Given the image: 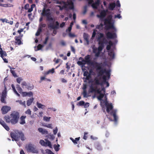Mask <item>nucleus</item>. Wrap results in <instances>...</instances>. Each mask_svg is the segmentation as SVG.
<instances>
[{
    "label": "nucleus",
    "instance_id": "603ef678",
    "mask_svg": "<svg viewBox=\"0 0 154 154\" xmlns=\"http://www.w3.org/2000/svg\"><path fill=\"white\" fill-rule=\"evenodd\" d=\"M50 118H51L50 117H47L46 116H44V117L43 119L45 121H46L47 122H49L50 121Z\"/></svg>",
    "mask_w": 154,
    "mask_h": 154
},
{
    "label": "nucleus",
    "instance_id": "9b49d317",
    "mask_svg": "<svg viewBox=\"0 0 154 154\" xmlns=\"http://www.w3.org/2000/svg\"><path fill=\"white\" fill-rule=\"evenodd\" d=\"M10 109L11 107L10 106H2L1 108L2 114H6Z\"/></svg>",
    "mask_w": 154,
    "mask_h": 154
},
{
    "label": "nucleus",
    "instance_id": "69168bd1",
    "mask_svg": "<svg viewBox=\"0 0 154 154\" xmlns=\"http://www.w3.org/2000/svg\"><path fill=\"white\" fill-rule=\"evenodd\" d=\"M97 5H95L94 3H93L92 5V6L94 9H97Z\"/></svg>",
    "mask_w": 154,
    "mask_h": 154
},
{
    "label": "nucleus",
    "instance_id": "e433bc0d",
    "mask_svg": "<svg viewBox=\"0 0 154 154\" xmlns=\"http://www.w3.org/2000/svg\"><path fill=\"white\" fill-rule=\"evenodd\" d=\"M104 46L102 45H99V46L98 48V51L101 52L103 50Z\"/></svg>",
    "mask_w": 154,
    "mask_h": 154
},
{
    "label": "nucleus",
    "instance_id": "2eb2a0df",
    "mask_svg": "<svg viewBox=\"0 0 154 154\" xmlns=\"http://www.w3.org/2000/svg\"><path fill=\"white\" fill-rule=\"evenodd\" d=\"M104 84L103 83V82H100V80L98 79L95 78L94 80V85H100L102 86L103 84Z\"/></svg>",
    "mask_w": 154,
    "mask_h": 154
},
{
    "label": "nucleus",
    "instance_id": "bb28decb",
    "mask_svg": "<svg viewBox=\"0 0 154 154\" xmlns=\"http://www.w3.org/2000/svg\"><path fill=\"white\" fill-rule=\"evenodd\" d=\"M108 55L112 58L113 59L115 57V54L113 51H109Z\"/></svg>",
    "mask_w": 154,
    "mask_h": 154
},
{
    "label": "nucleus",
    "instance_id": "c85d7f7f",
    "mask_svg": "<svg viewBox=\"0 0 154 154\" xmlns=\"http://www.w3.org/2000/svg\"><path fill=\"white\" fill-rule=\"evenodd\" d=\"M35 6V4H32L31 6V7L30 8H29L28 9V12L29 13H30L31 12L33 9V8H34Z\"/></svg>",
    "mask_w": 154,
    "mask_h": 154
},
{
    "label": "nucleus",
    "instance_id": "72a5a7b5",
    "mask_svg": "<svg viewBox=\"0 0 154 154\" xmlns=\"http://www.w3.org/2000/svg\"><path fill=\"white\" fill-rule=\"evenodd\" d=\"M42 29L38 28L37 32L35 33V35L36 36H39L40 35V33L42 32Z\"/></svg>",
    "mask_w": 154,
    "mask_h": 154
},
{
    "label": "nucleus",
    "instance_id": "a18cd8bd",
    "mask_svg": "<svg viewBox=\"0 0 154 154\" xmlns=\"http://www.w3.org/2000/svg\"><path fill=\"white\" fill-rule=\"evenodd\" d=\"M10 71L11 73L12 74L14 77H17V75L14 70H11Z\"/></svg>",
    "mask_w": 154,
    "mask_h": 154
},
{
    "label": "nucleus",
    "instance_id": "5fc2aeb1",
    "mask_svg": "<svg viewBox=\"0 0 154 154\" xmlns=\"http://www.w3.org/2000/svg\"><path fill=\"white\" fill-rule=\"evenodd\" d=\"M87 92L86 90H83V94L84 97H87L88 96L87 95Z\"/></svg>",
    "mask_w": 154,
    "mask_h": 154
},
{
    "label": "nucleus",
    "instance_id": "0eeeda50",
    "mask_svg": "<svg viewBox=\"0 0 154 154\" xmlns=\"http://www.w3.org/2000/svg\"><path fill=\"white\" fill-rule=\"evenodd\" d=\"M27 150L28 152L33 153H38V150L36 149L34 146L32 144H29L26 146Z\"/></svg>",
    "mask_w": 154,
    "mask_h": 154
},
{
    "label": "nucleus",
    "instance_id": "aec40b11",
    "mask_svg": "<svg viewBox=\"0 0 154 154\" xmlns=\"http://www.w3.org/2000/svg\"><path fill=\"white\" fill-rule=\"evenodd\" d=\"M116 6V4L115 3H112L110 4L108 8L109 10L112 11L113 10L115 7Z\"/></svg>",
    "mask_w": 154,
    "mask_h": 154
},
{
    "label": "nucleus",
    "instance_id": "5701e85b",
    "mask_svg": "<svg viewBox=\"0 0 154 154\" xmlns=\"http://www.w3.org/2000/svg\"><path fill=\"white\" fill-rule=\"evenodd\" d=\"M7 94V88L6 87V86H5V85L4 89L2 93V96H5V97H6Z\"/></svg>",
    "mask_w": 154,
    "mask_h": 154
},
{
    "label": "nucleus",
    "instance_id": "58836bf2",
    "mask_svg": "<svg viewBox=\"0 0 154 154\" xmlns=\"http://www.w3.org/2000/svg\"><path fill=\"white\" fill-rule=\"evenodd\" d=\"M85 104V102L83 101H80L77 104L78 106H82L84 105Z\"/></svg>",
    "mask_w": 154,
    "mask_h": 154
},
{
    "label": "nucleus",
    "instance_id": "c9c22d12",
    "mask_svg": "<svg viewBox=\"0 0 154 154\" xmlns=\"http://www.w3.org/2000/svg\"><path fill=\"white\" fill-rule=\"evenodd\" d=\"M46 26V25L45 24H43L42 23H41L39 24L38 28L42 29L43 28L45 27Z\"/></svg>",
    "mask_w": 154,
    "mask_h": 154
},
{
    "label": "nucleus",
    "instance_id": "f8f14e48",
    "mask_svg": "<svg viewBox=\"0 0 154 154\" xmlns=\"http://www.w3.org/2000/svg\"><path fill=\"white\" fill-rule=\"evenodd\" d=\"M106 15V12L104 10L102 11L100 13V15H97V17L101 19L104 18Z\"/></svg>",
    "mask_w": 154,
    "mask_h": 154
},
{
    "label": "nucleus",
    "instance_id": "338daca9",
    "mask_svg": "<svg viewBox=\"0 0 154 154\" xmlns=\"http://www.w3.org/2000/svg\"><path fill=\"white\" fill-rule=\"evenodd\" d=\"M69 36L70 37H73L75 36V35L74 34H72L71 32H69Z\"/></svg>",
    "mask_w": 154,
    "mask_h": 154
},
{
    "label": "nucleus",
    "instance_id": "13d9d810",
    "mask_svg": "<svg viewBox=\"0 0 154 154\" xmlns=\"http://www.w3.org/2000/svg\"><path fill=\"white\" fill-rule=\"evenodd\" d=\"M25 113L29 115L31 114V111L29 109H28L25 112Z\"/></svg>",
    "mask_w": 154,
    "mask_h": 154
},
{
    "label": "nucleus",
    "instance_id": "39448f33",
    "mask_svg": "<svg viewBox=\"0 0 154 154\" xmlns=\"http://www.w3.org/2000/svg\"><path fill=\"white\" fill-rule=\"evenodd\" d=\"M112 18V15H108L107 18L104 19V25H106L107 24H108L106 26V29L108 30L109 29H113L116 30V29L114 26L113 23H112L111 21Z\"/></svg>",
    "mask_w": 154,
    "mask_h": 154
},
{
    "label": "nucleus",
    "instance_id": "bf43d9fd",
    "mask_svg": "<svg viewBox=\"0 0 154 154\" xmlns=\"http://www.w3.org/2000/svg\"><path fill=\"white\" fill-rule=\"evenodd\" d=\"M46 152L48 154H54L51 151L50 149H47L46 150Z\"/></svg>",
    "mask_w": 154,
    "mask_h": 154
},
{
    "label": "nucleus",
    "instance_id": "20e7f679",
    "mask_svg": "<svg viewBox=\"0 0 154 154\" xmlns=\"http://www.w3.org/2000/svg\"><path fill=\"white\" fill-rule=\"evenodd\" d=\"M50 9L49 8L46 9L44 7L42 10V12L41 14L42 16H46V20L49 22L53 21H54V18H53L51 15V13L49 12Z\"/></svg>",
    "mask_w": 154,
    "mask_h": 154
},
{
    "label": "nucleus",
    "instance_id": "1a4fd4ad",
    "mask_svg": "<svg viewBox=\"0 0 154 154\" xmlns=\"http://www.w3.org/2000/svg\"><path fill=\"white\" fill-rule=\"evenodd\" d=\"M106 35L108 38L114 39L117 37L116 34L115 32L112 33L108 32L106 33Z\"/></svg>",
    "mask_w": 154,
    "mask_h": 154
},
{
    "label": "nucleus",
    "instance_id": "dca6fc26",
    "mask_svg": "<svg viewBox=\"0 0 154 154\" xmlns=\"http://www.w3.org/2000/svg\"><path fill=\"white\" fill-rule=\"evenodd\" d=\"M83 37L85 40L86 41L87 44L88 45L89 44V41L88 39L89 36L88 34L84 32L83 33Z\"/></svg>",
    "mask_w": 154,
    "mask_h": 154
},
{
    "label": "nucleus",
    "instance_id": "774afa93",
    "mask_svg": "<svg viewBox=\"0 0 154 154\" xmlns=\"http://www.w3.org/2000/svg\"><path fill=\"white\" fill-rule=\"evenodd\" d=\"M58 129L56 127L55 129L53 130V133L54 134H56L57 132Z\"/></svg>",
    "mask_w": 154,
    "mask_h": 154
},
{
    "label": "nucleus",
    "instance_id": "412c9836",
    "mask_svg": "<svg viewBox=\"0 0 154 154\" xmlns=\"http://www.w3.org/2000/svg\"><path fill=\"white\" fill-rule=\"evenodd\" d=\"M26 118V116H22L20 118V123L22 125H23L25 123V119Z\"/></svg>",
    "mask_w": 154,
    "mask_h": 154
},
{
    "label": "nucleus",
    "instance_id": "473e14b6",
    "mask_svg": "<svg viewBox=\"0 0 154 154\" xmlns=\"http://www.w3.org/2000/svg\"><path fill=\"white\" fill-rule=\"evenodd\" d=\"M104 94L101 93L99 94V95L98 96L97 98L98 99L100 100H102V98L104 96Z\"/></svg>",
    "mask_w": 154,
    "mask_h": 154
},
{
    "label": "nucleus",
    "instance_id": "3c124183",
    "mask_svg": "<svg viewBox=\"0 0 154 154\" xmlns=\"http://www.w3.org/2000/svg\"><path fill=\"white\" fill-rule=\"evenodd\" d=\"M27 83H26V82H25V81H23V82L21 85V86L22 87V88H24V86H25V87H26V86L27 85Z\"/></svg>",
    "mask_w": 154,
    "mask_h": 154
},
{
    "label": "nucleus",
    "instance_id": "7c9ffc66",
    "mask_svg": "<svg viewBox=\"0 0 154 154\" xmlns=\"http://www.w3.org/2000/svg\"><path fill=\"white\" fill-rule=\"evenodd\" d=\"M17 102H18V103L22 105V106H23L24 107H26V104H25L26 102L25 101H24L23 102L21 100H18L17 101Z\"/></svg>",
    "mask_w": 154,
    "mask_h": 154
},
{
    "label": "nucleus",
    "instance_id": "79ce46f5",
    "mask_svg": "<svg viewBox=\"0 0 154 154\" xmlns=\"http://www.w3.org/2000/svg\"><path fill=\"white\" fill-rule=\"evenodd\" d=\"M60 146V145L59 144H58L57 145L56 144H55L54 145V148L56 151H58L59 150V147Z\"/></svg>",
    "mask_w": 154,
    "mask_h": 154
},
{
    "label": "nucleus",
    "instance_id": "a211bd4d",
    "mask_svg": "<svg viewBox=\"0 0 154 154\" xmlns=\"http://www.w3.org/2000/svg\"><path fill=\"white\" fill-rule=\"evenodd\" d=\"M20 38V36H16L15 37V39L16 41V42L19 45L23 44L21 41Z\"/></svg>",
    "mask_w": 154,
    "mask_h": 154
},
{
    "label": "nucleus",
    "instance_id": "6e6d98bb",
    "mask_svg": "<svg viewBox=\"0 0 154 154\" xmlns=\"http://www.w3.org/2000/svg\"><path fill=\"white\" fill-rule=\"evenodd\" d=\"M110 70H106V71L105 72V73H106V75L107 76H109L110 75Z\"/></svg>",
    "mask_w": 154,
    "mask_h": 154
},
{
    "label": "nucleus",
    "instance_id": "f257e3e1",
    "mask_svg": "<svg viewBox=\"0 0 154 154\" xmlns=\"http://www.w3.org/2000/svg\"><path fill=\"white\" fill-rule=\"evenodd\" d=\"M19 117V113L18 112H14L10 115L5 116L4 118L6 122L11 123L12 125H15L17 123Z\"/></svg>",
    "mask_w": 154,
    "mask_h": 154
},
{
    "label": "nucleus",
    "instance_id": "c756f323",
    "mask_svg": "<svg viewBox=\"0 0 154 154\" xmlns=\"http://www.w3.org/2000/svg\"><path fill=\"white\" fill-rule=\"evenodd\" d=\"M98 34L99 35H98L97 38V41L101 39V38H104V34L103 33H99Z\"/></svg>",
    "mask_w": 154,
    "mask_h": 154
},
{
    "label": "nucleus",
    "instance_id": "4be33fe9",
    "mask_svg": "<svg viewBox=\"0 0 154 154\" xmlns=\"http://www.w3.org/2000/svg\"><path fill=\"white\" fill-rule=\"evenodd\" d=\"M0 6L4 7H13L14 5L10 4H1Z\"/></svg>",
    "mask_w": 154,
    "mask_h": 154
},
{
    "label": "nucleus",
    "instance_id": "a878e982",
    "mask_svg": "<svg viewBox=\"0 0 154 154\" xmlns=\"http://www.w3.org/2000/svg\"><path fill=\"white\" fill-rule=\"evenodd\" d=\"M34 87V86L33 85H31L30 83H28L27 84V85L26 87H25V88H26L28 90H31Z\"/></svg>",
    "mask_w": 154,
    "mask_h": 154
},
{
    "label": "nucleus",
    "instance_id": "2f4dec72",
    "mask_svg": "<svg viewBox=\"0 0 154 154\" xmlns=\"http://www.w3.org/2000/svg\"><path fill=\"white\" fill-rule=\"evenodd\" d=\"M11 87L15 93L16 94L17 96H19L20 95L17 93V91H16L15 88V86L13 84H12L11 85Z\"/></svg>",
    "mask_w": 154,
    "mask_h": 154
},
{
    "label": "nucleus",
    "instance_id": "cd10ccee",
    "mask_svg": "<svg viewBox=\"0 0 154 154\" xmlns=\"http://www.w3.org/2000/svg\"><path fill=\"white\" fill-rule=\"evenodd\" d=\"M34 100V98L33 97L29 99L27 101V105L28 106H29L31 105L33 101Z\"/></svg>",
    "mask_w": 154,
    "mask_h": 154
},
{
    "label": "nucleus",
    "instance_id": "49530a36",
    "mask_svg": "<svg viewBox=\"0 0 154 154\" xmlns=\"http://www.w3.org/2000/svg\"><path fill=\"white\" fill-rule=\"evenodd\" d=\"M3 126L7 131H9L10 130L9 127L6 123H5L4 125H3Z\"/></svg>",
    "mask_w": 154,
    "mask_h": 154
},
{
    "label": "nucleus",
    "instance_id": "9d476101",
    "mask_svg": "<svg viewBox=\"0 0 154 154\" xmlns=\"http://www.w3.org/2000/svg\"><path fill=\"white\" fill-rule=\"evenodd\" d=\"M94 85L93 84H92L90 86V88L88 90L89 93H92L95 91L96 90L99 89L98 88L97 85Z\"/></svg>",
    "mask_w": 154,
    "mask_h": 154
},
{
    "label": "nucleus",
    "instance_id": "b1692460",
    "mask_svg": "<svg viewBox=\"0 0 154 154\" xmlns=\"http://www.w3.org/2000/svg\"><path fill=\"white\" fill-rule=\"evenodd\" d=\"M99 70L98 72V76H102L103 74L105 73V72L106 71V69H102Z\"/></svg>",
    "mask_w": 154,
    "mask_h": 154
},
{
    "label": "nucleus",
    "instance_id": "4d7b16f0",
    "mask_svg": "<svg viewBox=\"0 0 154 154\" xmlns=\"http://www.w3.org/2000/svg\"><path fill=\"white\" fill-rule=\"evenodd\" d=\"M94 92H95V93H97L99 94L102 93H101V91L100 90V88H99V89H98L97 90H96V91H94Z\"/></svg>",
    "mask_w": 154,
    "mask_h": 154
},
{
    "label": "nucleus",
    "instance_id": "c03bdc74",
    "mask_svg": "<svg viewBox=\"0 0 154 154\" xmlns=\"http://www.w3.org/2000/svg\"><path fill=\"white\" fill-rule=\"evenodd\" d=\"M6 98V97L1 96V101L2 103H6V101L5 100Z\"/></svg>",
    "mask_w": 154,
    "mask_h": 154
},
{
    "label": "nucleus",
    "instance_id": "09e8293b",
    "mask_svg": "<svg viewBox=\"0 0 154 154\" xmlns=\"http://www.w3.org/2000/svg\"><path fill=\"white\" fill-rule=\"evenodd\" d=\"M102 79H103V83H105V82H107L106 76L105 75H103L102 76Z\"/></svg>",
    "mask_w": 154,
    "mask_h": 154
},
{
    "label": "nucleus",
    "instance_id": "4c0bfd02",
    "mask_svg": "<svg viewBox=\"0 0 154 154\" xmlns=\"http://www.w3.org/2000/svg\"><path fill=\"white\" fill-rule=\"evenodd\" d=\"M23 93L25 94L26 95H28L29 97L32 96L33 95V93L32 92H24Z\"/></svg>",
    "mask_w": 154,
    "mask_h": 154
},
{
    "label": "nucleus",
    "instance_id": "4468645a",
    "mask_svg": "<svg viewBox=\"0 0 154 154\" xmlns=\"http://www.w3.org/2000/svg\"><path fill=\"white\" fill-rule=\"evenodd\" d=\"M97 41L98 42V44L99 45L104 46V44L107 42V40L104 38H103L101 39L98 40Z\"/></svg>",
    "mask_w": 154,
    "mask_h": 154
},
{
    "label": "nucleus",
    "instance_id": "f03ea898",
    "mask_svg": "<svg viewBox=\"0 0 154 154\" xmlns=\"http://www.w3.org/2000/svg\"><path fill=\"white\" fill-rule=\"evenodd\" d=\"M11 137L12 138V140L14 141H18L20 139L23 141L25 140L24 135L21 131H15L14 132H12L10 133Z\"/></svg>",
    "mask_w": 154,
    "mask_h": 154
},
{
    "label": "nucleus",
    "instance_id": "f704fd0d",
    "mask_svg": "<svg viewBox=\"0 0 154 154\" xmlns=\"http://www.w3.org/2000/svg\"><path fill=\"white\" fill-rule=\"evenodd\" d=\"M16 88L17 90L20 93H21L22 91V89L19 85H17Z\"/></svg>",
    "mask_w": 154,
    "mask_h": 154
},
{
    "label": "nucleus",
    "instance_id": "a19ab883",
    "mask_svg": "<svg viewBox=\"0 0 154 154\" xmlns=\"http://www.w3.org/2000/svg\"><path fill=\"white\" fill-rule=\"evenodd\" d=\"M103 25L102 23H100V25H97L96 26V28L98 29H101L103 28Z\"/></svg>",
    "mask_w": 154,
    "mask_h": 154
},
{
    "label": "nucleus",
    "instance_id": "680f3d73",
    "mask_svg": "<svg viewBox=\"0 0 154 154\" xmlns=\"http://www.w3.org/2000/svg\"><path fill=\"white\" fill-rule=\"evenodd\" d=\"M43 46L41 44H39L37 46L38 50H39L40 49L43 47Z\"/></svg>",
    "mask_w": 154,
    "mask_h": 154
},
{
    "label": "nucleus",
    "instance_id": "ea45409f",
    "mask_svg": "<svg viewBox=\"0 0 154 154\" xmlns=\"http://www.w3.org/2000/svg\"><path fill=\"white\" fill-rule=\"evenodd\" d=\"M1 57L3 58V56H6L7 55V54L6 52L5 51H3V52H0Z\"/></svg>",
    "mask_w": 154,
    "mask_h": 154
},
{
    "label": "nucleus",
    "instance_id": "ddd939ff",
    "mask_svg": "<svg viewBox=\"0 0 154 154\" xmlns=\"http://www.w3.org/2000/svg\"><path fill=\"white\" fill-rule=\"evenodd\" d=\"M79 60H81V61H78L77 62V63L79 65H85L87 62H86V61L85 60H84L83 58L82 57H80L79 58Z\"/></svg>",
    "mask_w": 154,
    "mask_h": 154
},
{
    "label": "nucleus",
    "instance_id": "37998d69",
    "mask_svg": "<svg viewBox=\"0 0 154 154\" xmlns=\"http://www.w3.org/2000/svg\"><path fill=\"white\" fill-rule=\"evenodd\" d=\"M36 104L38 107L39 108H41L42 106H45L44 105H42L41 103H39L38 102H37Z\"/></svg>",
    "mask_w": 154,
    "mask_h": 154
},
{
    "label": "nucleus",
    "instance_id": "052dcab7",
    "mask_svg": "<svg viewBox=\"0 0 154 154\" xmlns=\"http://www.w3.org/2000/svg\"><path fill=\"white\" fill-rule=\"evenodd\" d=\"M88 134V133L87 132H85L84 133V135L83 137V139L85 140H86L87 138V135Z\"/></svg>",
    "mask_w": 154,
    "mask_h": 154
},
{
    "label": "nucleus",
    "instance_id": "e2e57ef3",
    "mask_svg": "<svg viewBox=\"0 0 154 154\" xmlns=\"http://www.w3.org/2000/svg\"><path fill=\"white\" fill-rule=\"evenodd\" d=\"M70 139L72 141L74 144H76L77 143V142L76 140H74L72 137L70 138Z\"/></svg>",
    "mask_w": 154,
    "mask_h": 154
},
{
    "label": "nucleus",
    "instance_id": "0e129e2a",
    "mask_svg": "<svg viewBox=\"0 0 154 154\" xmlns=\"http://www.w3.org/2000/svg\"><path fill=\"white\" fill-rule=\"evenodd\" d=\"M29 6V5L28 4H27L24 6V9L26 10H28Z\"/></svg>",
    "mask_w": 154,
    "mask_h": 154
},
{
    "label": "nucleus",
    "instance_id": "423d86ee",
    "mask_svg": "<svg viewBox=\"0 0 154 154\" xmlns=\"http://www.w3.org/2000/svg\"><path fill=\"white\" fill-rule=\"evenodd\" d=\"M54 21L51 22L48 24V28H50L54 29L53 33L54 35H56L57 33V31L55 29H58L59 28V22L57 21L55 23V25H54Z\"/></svg>",
    "mask_w": 154,
    "mask_h": 154
},
{
    "label": "nucleus",
    "instance_id": "864d4df0",
    "mask_svg": "<svg viewBox=\"0 0 154 154\" xmlns=\"http://www.w3.org/2000/svg\"><path fill=\"white\" fill-rule=\"evenodd\" d=\"M45 142L43 140H41L40 141L39 143L42 146H45Z\"/></svg>",
    "mask_w": 154,
    "mask_h": 154
},
{
    "label": "nucleus",
    "instance_id": "393cba45",
    "mask_svg": "<svg viewBox=\"0 0 154 154\" xmlns=\"http://www.w3.org/2000/svg\"><path fill=\"white\" fill-rule=\"evenodd\" d=\"M46 142H45V146H48L50 148H52V145L51 144V142L47 140H46Z\"/></svg>",
    "mask_w": 154,
    "mask_h": 154
},
{
    "label": "nucleus",
    "instance_id": "de8ad7c7",
    "mask_svg": "<svg viewBox=\"0 0 154 154\" xmlns=\"http://www.w3.org/2000/svg\"><path fill=\"white\" fill-rule=\"evenodd\" d=\"M22 80H23V79L21 77H18L16 79L17 82L19 84H20Z\"/></svg>",
    "mask_w": 154,
    "mask_h": 154
},
{
    "label": "nucleus",
    "instance_id": "7ed1b4c3",
    "mask_svg": "<svg viewBox=\"0 0 154 154\" xmlns=\"http://www.w3.org/2000/svg\"><path fill=\"white\" fill-rule=\"evenodd\" d=\"M105 105L106 106V111L107 113H109L110 111L112 110L110 112L111 116H112L114 119V121L116 122L118 120V117L116 115L117 110L116 109L112 110L113 109V106L112 103H109L107 102H105Z\"/></svg>",
    "mask_w": 154,
    "mask_h": 154
},
{
    "label": "nucleus",
    "instance_id": "6e6552de",
    "mask_svg": "<svg viewBox=\"0 0 154 154\" xmlns=\"http://www.w3.org/2000/svg\"><path fill=\"white\" fill-rule=\"evenodd\" d=\"M91 65L97 68V70H100L103 69L102 63H99L97 62H92Z\"/></svg>",
    "mask_w": 154,
    "mask_h": 154
},
{
    "label": "nucleus",
    "instance_id": "6ab92c4d",
    "mask_svg": "<svg viewBox=\"0 0 154 154\" xmlns=\"http://www.w3.org/2000/svg\"><path fill=\"white\" fill-rule=\"evenodd\" d=\"M85 59L86 61V62L87 63H91V62L90 60V56L89 55H88L85 57Z\"/></svg>",
    "mask_w": 154,
    "mask_h": 154
},
{
    "label": "nucleus",
    "instance_id": "f3484780",
    "mask_svg": "<svg viewBox=\"0 0 154 154\" xmlns=\"http://www.w3.org/2000/svg\"><path fill=\"white\" fill-rule=\"evenodd\" d=\"M38 131L41 133L43 134H48V131L46 130L45 129H43L42 128H39L38 129Z\"/></svg>",
    "mask_w": 154,
    "mask_h": 154
},
{
    "label": "nucleus",
    "instance_id": "8fccbe9b",
    "mask_svg": "<svg viewBox=\"0 0 154 154\" xmlns=\"http://www.w3.org/2000/svg\"><path fill=\"white\" fill-rule=\"evenodd\" d=\"M48 137L51 140H53L55 138V136L53 135H49Z\"/></svg>",
    "mask_w": 154,
    "mask_h": 154
}]
</instances>
